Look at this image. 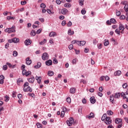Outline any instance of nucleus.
Returning a JSON list of instances; mask_svg holds the SVG:
<instances>
[{"label": "nucleus", "instance_id": "nucleus-1", "mask_svg": "<svg viewBox=\"0 0 128 128\" xmlns=\"http://www.w3.org/2000/svg\"><path fill=\"white\" fill-rule=\"evenodd\" d=\"M16 26H12L10 28H7L5 30L6 32H8V34H12V32H16Z\"/></svg>", "mask_w": 128, "mask_h": 128}, {"label": "nucleus", "instance_id": "nucleus-2", "mask_svg": "<svg viewBox=\"0 0 128 128\" xmlns=\"http://www.w3.org/2000/svg\"><path fill=\"white\" fill-rule=\"evenodd\" d=\"M74 122V118L72 117H71L69 118V120H68L66 121V124L68 126H72V124Z\"/></svg>", "mask_w": 128, "mask_h": 128}, {"label": "nucleus", "instance_id": "nucleus-3", "mask_svg": "<svg viewBox=\"0 0 128 128\" xmlns=\"http://www.w3.org/2000/svg\"><path fill=\"white\" fill-rule=\"evenodd\" d=\"M22 74L23 76H28L30 74H32V72L30 71H26V70H23Z\"/></svg>", "mask_w": 128, "mask_h": 128}, {"label": "nucleus", "instance_id": "nucleus-4", "mask_svg": "<svg viewBox=\"0 0 128 128\" xmlns=\"http://www.w3.org/2000/svg\"><path fill=\"white\" fill-rule=\"evenodd\" d=\"M42 58L43 60H48V54L46 52L44 53L42 55Z\"/></svg>", "mask_w": 128, "mask_h": 128}, {"label": "nucleus", "instance_id": "nucleus-5", "mask_svg": "<svg viewBox=\"0 0 128 128\" xmlns=\"http://www.w3.org/2000/svg\"><path fill=\"white\" fill-rule=\"evenodd\" d=\"M112 122V120L110 118V117H108L105 120V123L108 126Z\"/></svg>", "mask_w": 128, "mask_h": 128}, {"label": "nucleus", "instance_id": "nucleus-6", "mask_svg": "<svg viewBox=\"0 0 128 128\" xmlns=\"http://www.w3.org/2000/svg\"><path fill=\"white\" fill-rule=\"evenodd\" d=\"M23 90L24 92H32V90L30 86H28L27 88H24L23 89Z\"/></svg>", "mask_w": 128, "mask_h": 128}, {"label": "nucleus", "instance_id": "nucleus-7", "mask_svg": "<svg viewBox=\"0 0 128 128\" xmlns=\"http://www.w3.org/2000/svg\"><path fill=\"white\" fill-rule=\"evenodd\" d=\"M86 118H88V120H92V118H94V114L92 112H90V115H88L86 116Z\"/></svg>", "mask_w": 128, "mask_h": 128}, {"label": "nucleus", "instance_id": "nucleus-8", "mask_svg": "<svg viewBox=\"0 0 128 128\" xmlns=\"http://www.w3.org/2000/svg\"><path fill=\"white\" fill-rule=\"evenodd\" d=\"M28 82L30 84H34V77L31 76V77L28 79Z\"/></svg>", "mask_w": 128, "mask_h": 128}, {"label": "nucleus", "instance_id": "nucleus-9", "mask_svg": "<svg viewBox=\"0 0 128 128\" xmlns=\"http://www.w3.org/2000/svg\"><path fill=\"white\" fill-rule=\"evenodd\" d=\"M122 122V120L121 118H117L115 120V124H119Z\"/></svg>", "mask_w": 128, "mask_h": 128}, {"label": "nucleus", "instance_id": "nucleus-10", "mask_svg": "<svg viewBox=\"0 0 128 128\" xmlns=\"http://www.w3.org/2000/svg\"><path fill=\"white\" fill-rule=\"evenodd\" d=\"M4 82V76H0V84H3Z\"/></svg>", "mask_w": 128, "mask_h": 128}, {"label": "nucleus", "instance_id": "nucleus-11", "mask_svg": "<svg viewBox=\"0 0 128 128\" xmlns=\"http://www.w3.org/2000/svg\"><path fill=\"white\" fill-rule=\"evenodd\" d=\"M46 66H52V61L50 60H49L47 61L46 62Z\"/></svg>", "mask_w": 128, "mask_h": 128}, {"label": "nucleus", "instance_id": "nucleus-12", "mask_svg": "<svg viewBox=\"0 0 128 128\" xmlns=\"http://www.w3.org/2000/svg\"><path fill=\"white\" fill-rule=\"evenodd\" d=\"M26 64L28 66L32 64V60H30V58L28 57L26 58Z\"/></svg>", "mask_w": 128, "mask_h": 128}, {"label": "nucleus", "instance_id": "nucleus-13", "mask_svg": "<svg viewBox=\"0 0 128 128\" xmlns=\"http://www.w3.org/2000/svg\"><path fill=\"white\" fill-rule=\"evenodd\" d=\"M120 96H122V94L117 92L115 94L114 98H120Z\"/></svg>", "mask_w": 128, "mask_h": 128}, {"label": "nucleus", "instance_id": "nucleus-14", "mask_svg": "<svg viewBox=\"0 0 128 128\" xmlns=\"http://www.w3.org/2000/svg\"><path fill=\"white\" fill-rule=\"evenodd\" d=\"M90 102L91 104H96V100L94 99V96H92L90 98Z\"/></svg>", "mask_w": 128, "mask_h": 128}, {"label": "nucleus", "instance_id": "nucleus-15", "mask_svg": "<svg viewBox=\"0 0 128 128\" xmlns=\"http://www.w3.org/2000/svg\"><path fill=\"white\" fill-rule=\"evenodd\" d=\"M24 44L26 46H30V44H32V40H25Z\"/></svg>", "mask_w": 128, "mask_h": 128}, {"label": "nucleus", "instance_id": "nucleus-16", "mask_svg": "<svg viewBox=\"0 0 128 128\" xmlns=\"http://www.w3.org/2000/svg\"><path fill=\"white\" fill-rule=\"evenodd\" d=\"M118 30H124V26L122 24H120Z\"/></svg>", "mask_w": 128, "mask_h": 128}, {"label": "nucleus", "instance_id": "nucleus-17", "mask_svg": "<svg viewBox=\"0 0 128 128\" xmlns=\"http://www.w3.org/2000/svg\"><path fill=\"white\" fill-rule=\"evenodd\" d=\"M40 66H42V63H40V62H38L37 63V65L34 66V68H40Z\"/></svg>", "mask_w": 128, "mask_h": 128}, {"label": "nucleus", "instance_id": "nucleus-18", "mask_svg": "<svg viewBox=\"0 0 128 128\" xmlns=\"http://www.w3.org/2000/svg\"><path fill=\"white\" fill-rule=\"evenodd\" d=\"M120 74H122V71L120 70H118L114 73V76H119Z\"/></svg>", "mask_w": 128, "mask_h": 128}, {"label": "nucleus", "instance_id": "nucleus-19", "mask_svg": "<svg viewBox=\"0 0 128 128\" xmlns=\"http://www.w3.org/2000/svg\"><path fill=\"white\" fill-rule=\"evenodd\" d=\"M68 9L66 8H64L62 10V14H68Z\"/></svg>", "mask_w": 128, "mask_h": 128}, {"label": "nucleus", "instance_id": "nucleus-20", "mask_svg": "<svg viewBox=\"0 0 128 128\" xmlns=\"http://www.w3.org/2000/svg\"><path fill=\"white\" fill-rule=\"evenodd\" d=\"M124 10L126 12L127 16H128V5H125V6L124 7Z\"/></svg>", "mask_w": 128, "mask_h": 128}, {"label": "nucleus", "instance_id": "nucleus-21", "mask_svg": "<svg viewBox=\"0 0 128 128\" xmlns=\"http://www.w3.org/2000/svg\"><path fill=\"white\" fill-rule=\"evenodd\" d=\"M56 36V32H52L49 34V36Z\"/></svg>", "mask_w": 128, "mask_h": 128}, {"label": "nucleus", "instance_id": "nucleus-22", "mask_svg": "<svg viewBox=\"0 0 128 128\" xmlns=\"http://www.w3.org/2000/svg\"><path fill=\"white\" fill-rule=\"evenodd\" d=\"M30 34L32 36H34L36 34V30H32L30 33Z\"/></svg>", "mask_w": 128, "mask_h": 128}, {"label": "nucleus", "instance_id": "nucleus-23", "mask_svg": "<svg viewBox=\"0 0 128 128\" xmlns=\"http://www.w3.org/2000/svg\"><path fill=\"white\" fill-rule=\"evenodd\" d=\"M24 80L21 78H18L17 80V84L20 86V82H23Z\"/></svg>", "mask_w": 128, "mask_h": 128}, {"label": "nucleus", "instance_id": "nucleus-24", "mask_svg": "<svg viewBox=\"0 0 128 128\" xmlns=\"http://www.w3.org/2000/svg\"><path fill=\"white\" fill-rule=\"evenodd\" d=\"M20 42V39L16 38H13V42H14V44H17V42Z\"/></svg>", "mask_w": 128, "mask_h": 128}, {"label": "nucleus", "instance_id": "nucleus-25", "mask_svg": "<svg viewBox=\"0 0 128 128\" xmlns=\"http://www.w3.org/2000/svg\"><path fill=\"white\" fill-rule=\"evenodd\" d=\"M64 8H70L72 6V4H70V3H66V4H64Z\"/></svg>", "mask_w": 128, "mask_h": 128}, {"label": "nucleus", "instance_id": "nucleus-26", "mask_svg": "<svg viewBox=\"0 0 128 128\" xmlns=\"http://www.w3.org/2000/svg\"><path fill=\"white\" fill-rule=\"evenodd\" d=\"M48 74L49 76H54V72L50 70L48 72Z\"/></svg>", "mask_w": 128, "mask_h": 128}, {"label": "nucleus", "instance_id": "nucleus-27", "mask_svg": "<svg viewBox=\"0 0 128 128\" xmlns=\"http://www.w3.org/2000/svg\"><path fill=\"white\" fill-rule=\"evenodd\" d=\"M74 34V31L72 32L71 30H68V34H69V36H72Z\"/></svg>", "mask_w": 128, "mask_h": 128}, {"label": "nucleus", "instance_id": "nucleus-28", "mask_svg": "<svg viewBox=\"0 0 128 128\" xmlns=\"http://www.w3.org/2000/svg\"><path fill=\"white\" fill-rule=\"evenodd\" d=\"M108 118V117H106V114H103L102 118V120H106Z\"/></svg>", "mask_w": 128, "mask_h": 128}, {"label": "nucleus", "instance_id": "nucleus-29", "mask_svg": "<svg viewBox=\"0 0 128 128\" xmlns=\"http://www.w3.org/2000/svg\"><path fill=\"white\" fill-rule=\"evenodd\" d=\"M70 94H74L76 92V88H71L70 89Z\"/></svg>", "mask_w": 128, "mask_h": 128}, {"label": "nucleus", "instance_id": "nucleus-30", "mask_svg": "<svg viewBox=\"0 0 128 128\" xmlns=\"http://www.w3.org/2000/svg\"><path fill=\"white\" fill-rule=\"evenodd\" d=\"M110 22H111L112 24H116V21L114 18H111L110 20Z\"/></svg>", "mask_w": 128, "mask_h": 128}, {"label": "nucleus", "instance_id": "nucleus-31", "mask_svg": "<svg viewBox=\"0 0 128 128\" xmlns=\"http://www.w3.org/2000/svg\"><path fill=\"white\" fill-rule=\"evenodd\" d=\"M107 114H108V116H112V114H114V112H112V110H109L107 112Z\"/></svg>", "mask_w": 128, "mask_h": 128}, {"label": "nucleus", "instance_id": "nucleus-32", "mask_svg": "<svg viewBox=\"0 0 128 128\" xmlns=\"http://www.w3.org/2000/svg\"><path fill=\"white\" fill-rule=\"evenodd\" d=\"M40 8H46V4H44V3H42L40 4Z\"/></svg>", "mask_w": 128, "mask_h": 128}, {"label": "nucleus", "instance_id": "nucleus-33", "mask_svg": "<svg viewBox=\"0 0 128 128\" xmlns=\"http://www.w3.org/2000/svg\"><path fill=\"white\" fill-rule=\"evenodd\" d=\"M46 42V40L44 39L42 41L40 42V44H41V45L44 44Z\"/></svg>", "mask_w": 128, "mask_h": 128}, {"label": "nucleus", "instance_id": "nucleus-34", "mask_svg": "<svg viewBox=\"0 0 128 128\" xmlns=\"http://www.w3.org/2000/svg\"><path fill=\"white\" fill-rule=\"evenodd\" d=\"M18 52H16V50L13 52L12 56H18Z\"/></svg>", "mask_w": 128, "mask_h": 128}, {"label": "nucleus", "instance_id": "nucleus-35", "mask_svg": "<svg viewBox=\"0 0 128 128\" xmlns=\"http://www.w3.org/2000/svg\"><path fill=\"white\" fill-rule=\"evenodd\" d=\"M66 102H67L68 104H70V102H72V100H70V98L68 97L66 99Z\"/></svg>", "mask_w": 128, "mask_h": 128}, {"label": "nucleus", "instance_id": "nucleus-36", "mask_svg": "<svg viewBox=\"0 0 128 128\" xmlns=\"http://www.w3.org/2000/svg\"><path fill=\"white\" fill-rule=\"evenodd\" d=\"M4 100L6 102H8L10 100V98L7 95L5 96Z\"/></svg>", "mask_w": 128, "mask_h": 128}, {"label": "nucleus", "instance_id": "nucleus-37", "mask_svg": "<svg viewBox=\"0 0 128 128\" xmlns=\"http://www.w3.org/2000/svg\"><path fill=\"white\" fill-rule=\"evenodd\" d=\"M65 114H66V112H64V111H62L60 114L61 118H64V116Z\"/></svg>", "mask_w": 128, "mask_h": 128}, {"label": "nucleus", "instance_id": "nucleus-38", "mask_svg": "<svg viewBox=\"0 0 128 128\" xmlns=\"http://www.w3.org/2000/svg\"><path fill=\"white\" fill-rule=\"evenodd\" d=\"M110 44V42H108V40L104 42V46H108Z\"/></svg>", "mask_w": 128, "mask_h": 128}, {"label": "nucleus", "instance_id": "nucleus-39", "mask_svg": "<svg viewBox=\"0 0 128 128\" xmlns=\"http://www.w3.org/2000/svg\"><path fill=\"white\" fill-rule=\"evenodd\" d=\"M58 60L56 59V58H54L53 60V64H58Z\"/></svg>", "mask_w": 128, "mask_h": 128}, {"label": "nucleus", "instance_id": "nucleus-40", "mask_svg": "<svg viewBox=\"0 0 128 128\" xmlns=\"http://www.w3.org/2000/svg\"><path fill=\"white\" fill-rule=\"evenodd\" d=\"M122 88H128V84L124 83L122 84Z\"/></svg>", "mask_w": 128, "mask_h": 128}, {"label": "nucleus", "instance_id": "nucleus-41", "mask_svg": "<svg viewBox=\"0 0 128 128\" xmlns=\"http://www.w3.org/2000/svg\"><path fill=\"white\" fill-rule=\"evenodd\" d=\"M121 14H122V12H120V11H117L116 12V15L117 16H120Z\"/></svg>", "mask_w": 128, "mask_h": 128}, {"label": "nucleus", "instance_id": "nucleus-42", "mask_svg": "<svg viewBox=\"0 0 128 128\" xmlns=\"http://www.w3.org/2000/svg\"><path fill=\"white\" fill-rule=\"evenodd\" d=\"M42 29H39V30H38L36 31V34H40V32H42Z\"/></svg>", "mask_w": 128, "mask_h": 128}, {"label": "nucleus", "instance_id": "nucleus-43", "mask_svg": "<svg viewBox=\"0 0 128 128\" xmlns=\"http://www.w3.org/2000/svg\"><path fill=\"white\" fill-rule=\"evenodd\" d=\"M38 128H42V124H40V122H38L36 124Z\"/></svg>", "mask_w": 128, "mask_h": 128}, {"label": "nucleus", "instance_id": "nucleus-44", "mask_svg": "<svg viewBox=\"0 0 128 128\" xmlns=\"http://www.w3.org/2000/svg\"><path fill=\"white\" fill-rule=\"evenodd\" d=\"M7 20H14V17H12V16H7Z\"/></svg>", "mask_w": 128, "mask_h": 128}, {"label": "nucleus", "instance_id": "nucleus-45", "mask_svg": "<svg viewBox=\"0 0 128 128\" xmlns=\"http://www.w3.org/2000/svg\"><path fill=\"white\" fill-rule=\"evenodd\" d=\"M79 2L80 6H82L84 4V0H80Z\"/></svg>", "mask_w": 128, "mask_h": 128}, {"label": "nucleus", "instance_id": "nucleus-46", "mask_svg": "<svg viewBox=\"0 0 128 128\" xmlns=\"http://www.w3.org/2000/svg\"><path fill=\"white\" fill-rule=\"evenodd\" d=\"M2 69L4 70H8V66L4 65L3 66Z\"/></svg>", "mask_w": 128, "mask_h": 128}, {"label": "nucleus", "instance_id": "nucleus-47", "mask_svg": "<svg viewBox=\"0 0 128 128\" xmlns=\"http://www.w3.org/2000/svg\"><path fill=\"white\" fill-rule=\"evenodd\" d=\"M20 4L22 6H24V4H26V1H21Z\"/></svg>", "mask_w": 128, "mask_h": 128}, {"label": "nucleus", "instance_id": "nucleus-48", "mask_svg": "<svg viewBox=\"0 0 128 128\" xmlns=\"http://www.w3.org/2000/svg\"><path fill=\"white\" fill-rule=\"evenodd\" d=\"M115 32H116V34H120V31L118 30V29H116L115 30Z\"/></svg>", "mask_w": 128, "mask_h": 128}, {"label": "nucleus", "instance_id": "nucleus-49", "mask_svg": "<svg viewBox=\"0 0 128 128\" xmlns=\"http://www.w3.org/2000/svg\"><path fill=\"white\" fill-rule=\"evenodd\" d=\"M120 20H126V16L122 15L120 17Z\"/></svg>", "mask_w": 128, "mask_h": 128}, {"label": "nucleus", "instance_id": "nucleus-50", "mask_svg": "<svg viewBox=\"0 0 128 128\" xmlns=\"http://www.w3.org/2000/svg\"><path fill=\"white\" fill-rule=\"evenodd\" d=\"M38 80V84H40V82H42V77L39 76L38 78V80Z\"/></svg>", "mask_w": 128, "mask_h": 128}, {"label": "nucleus", "instance_id": "nucleus-51", "mask_svg": "<svg viewBox=\"0 0 128 128\" xmlns=\"http://www.w3.org/2000/svg\"><path fill=\"white\" fill-rule=\"evenodd\" d=\"M86 10H81V14H86Z\"/></svg>", "mask_w": 128, "mask_h": 128}, {"label": "nucleus", "instance_id": "nucleus-52", "mask_svg": "<svg viewBox=\"0 0 128 128\" xmlns=\"http://www.w3.org/2000/svg\"><path fill=\"white\" fill-rule=\"evenodd\" d=\"M66 20H63L62 22V25L63 26H66Z\"/></svg>", "mask_w": 128, "mask_h": 128}, {"label": "nucleus", "instance_id": "nucleus-53", "mask_svg": "<svg viewBox=\"0 0 128 128\" xmlns=\"http://www.w3.org/2000/svg\"><path fill=\"white\" fill-rule=\"evenodd\" d=\"M56 3L57 4H62V1H60V0H56Z\"/></svg>", "mask_w": 128, "mask_h": 128}, {"label": "nucleus", "instance_id": "nucleus-54", "mask_svg": "<svg viewBox=\"0 0 128 128\" xmlns=\"http://www.w3.org/2000/svg\"><path fill=\"white\" fill-rule=\"evenodd\" d=\"M6 64H7V66H8L9 67V68H12V65L10 63V62H7Z\"/></svg>", "mask_w": 128, "mask_h": 128}, {"label": "nucleus", "instance_id": "nucleus-55", "mask_svg": "<svg viewBox=\"0 0 128 128\" xmlns=\"http://www.w3.org/2000/svg\"><path fill=\"white\" fill-rule=\"evenodd\" d=\"M102 44H98V48L99 50H100V48H102Z\"/></svg>", "mask_w": 128, "mask_h": 128}, {"label": "nucleus", "instance_id": "nucleus-56", "mask_svg": "<svg viewBox=\"0 0 128 128\" xmlns=\"http://www.w3.org/2000/svg\"><path fill=\"white\" fill-rule=\"evenodd\" d=\"M72 22L70 21L68 24H67V26H72Z\"/></svg>", "mask_w": 128, "mask_h": 128}, {"label": "nucleus", "instance_id": "nucleus-57", "mask_svg": "<svg viewBox=\"0 0 128 128\" xmlns=\"http://www.w3.org/2000/svg\"><path fill=\"white\" fill-rule=\"evenodd\" d=\"M104 78L106 82L110 80V77H108V76H106Z\"/></svg>", "mask_w": 128, "mask_h": 128}, {"label": "nucleus", "instance_id": "nucleus-58", "mask_svg": "<svg viewBox=\"0 0 128 128\" xmlns=\"http://www.w3.org/2000/svg\"><path fill=\"white\" fill-rule=\"evenodd\" d=\"M72 64H76V59H74L72 60Z\"/></svg>", "mask_w": 128, "mask_h": 128}, {"label": "nucleus", "instance_id": "nucleus-59", "mask_svg": "<svg viewBox=\"0 0 128 128\" xmlns=\"http://www.w3.org/2000/svg\"><path fill=\"white\" fill-rule=\"evenodd\" d=\"M86 42V41H81L80 46H84Z\"/></svg>", "mask_w": 128, "mask_h": 128}, {"label": "nucleus", "instance_id": "nucleus-60", "mask_svg": "<svg viewBox=\"0 0 128 128\" xmlns=\"http://www.w3.org/2000/svg\"><path fill=\"white\" fill-rule=\"evenodd\" d=\"M24 88H26V86H28V82H26L24 85Z\"/></svg>", "mask_w": 128, "mask_h": 128}, {"label": "nucleus", "instance_id": "nucleus-61", "mask_svg": "<svg viewBox=\"0 0 128 128\" xmlns=\"http://www.w3.org/2000/svg\"><path fill=\"white\" fill-rule=\"evenodd\" d=\"M28 96H32V98H34V94L28 93Z\"/></svg>", "mask_w": 128, "mask_h": 128}, {"label": "nucleus", "instance_id": "nucleus-62", "mask_svg": "<svg viewBox=\"0 0 128 128\" xmlns=\"http://www.w3.org/2000/svg\"><path fill=\"white\" fill-rule=\"evenodd\" d=\"M80 82H82V84H86V82L84 80H81Z\"/></svg>", "mask_w": 128, "mask_h": 128}, {"label": "nucleus", "instance_id": "nucleus-63", "mask_svg": "<svg viewBox=\"0 0 128 128\" xmlns=\"http://www.w3.org/2000/svg\"><path fill=\"white\" fill-rule=\"evenodd\" d=\"M74 48V45L70 44L68 46L69 50H72V48Z\"/></svg>", "mask_w": 128, "mask_h": 128}, {"label": "nucleus", "instance_id": "nucleus-64", "mask_svg": "<svg viewBox=\"0 0 128 128\" xmlns=\"http://www.w3.org/2000/svg\"><path fill=\"white\" fill-rule=\"evenodd\" d=\"M82 104H86V98H84L82 100Z\"/></svg>", "mask_w": 128, "mask_h": 128}]
</instances>
